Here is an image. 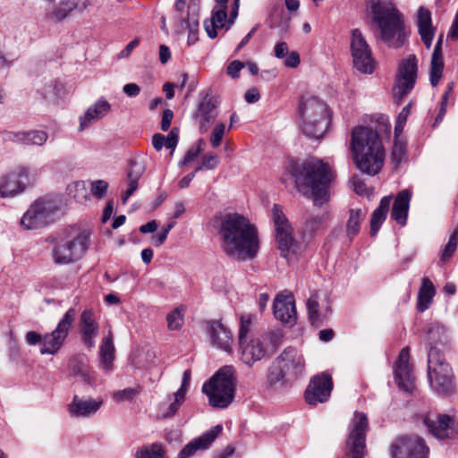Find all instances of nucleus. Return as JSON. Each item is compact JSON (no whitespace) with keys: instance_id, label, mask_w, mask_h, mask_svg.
Masks as SVG:
<instances>
[{"instance_id":"obj_31","label":"nucleus","mask_w":458,"mask_h":458,"mask_svg":"<svg viewBox=\"0 0 458 458\" xmlns=\"http://www.w3.org/2000/svg\"><path fill=\"white\" fill-rule=\"evenodd\" d=\"M411 199V192L409 190H403L396 195L393 204L391 218L402 226L407 222Z\"/></svg>"},{"instance_id":"obj_42","label":"nucleus","mask_w":458,"mask_h":458,"mask_svg":"<svg viewBox=\"0 0 458 458\" xmlns=\"http://www.w3.org/2000/svg\"><path fill=\"white\" fill-rule=\"evenodd\" d=\"M291 17L285 13L282 6L275 7L269 17L270 28H276L282 35L289 30Z\"/></svg>"},{"instance_id":"obj_45","label":"nucleus","mask_w":458,"mask_h":458,"mask_svg":"<svg viewBox=\"0 0 458 458\" xmlns=\"http://www.w3.org/2000/svg\"><path fill=\"white\" fill-rule=\"evenodd\" d=\"M135 458H165V452L160 444L144 445L135 453Z\"/></svg>"},{"instance_id":"obj_56","label":"nucleus","mask_w":458,"mask_h":458,"mask_svg":"<svg viewBox=\"0 0 458 458\" xmlns=\"http://www.w3.org/2000/svg\"><path fill=\"white\" fill-rule=\"evenodd\" d=\"M225 131V126L224 123H218L213 129L210 137V142L213 148H217L222 141Z\"/></svg>"},{"instance_id":"obj_35","label":"nucleus","mask_w":458,"mask_h":458,"mask_svg":"<svg viewBox=\"0 0 458 458\" xmlns=\"http://www.w3.org/2000/svg\"><path fill=\"white\" fill-rule=\"evenodd\" d=\"M443 38L444 36L442 34L438 37L432 54L430 64V83L433 87L438 84L444 69V62L442 57Z\"/></svg>"},{"instance_id":"obj_50","label":"nucleus","mask_w":458,"mask_h":458,"mask_svg":"<svg viewBox=\"0 0 458 458\" xmlns=\"http://www.w3.org/2000/svg\"><path fill=\"white\" fill-rule=\"evenodd\" d=\"M412 106V101H410L400 112V114L397 116L396 123L394 126V134H396V137L400 135L404 128V125L407 122L408 116L411 114V108Z\"/></svg>"},{"instance_id":"obj_9","label":"nucleus","mask_w":458,"mask_h":458,"mask_svg":"<svg viewBox=\"0 0 458 458\" xmlns=\"http://www.w3.org/2000/svg\"><path fill=\"white\" fill-rule=\"evenodd\" d=\"M38 176V171L30 166L19 165L0 176V198H14L22 193Z\"/></svg>"},{"instance_id":"obj_55","label":"nucleus","mask_w":458,"mask_h":458,"mask_svg":"<svg viewBox=\"0 0 458 458\" xmlns=\"http://www.w3.org/2000/svg\"><path fill=\"white\" fill-rule=\"evenodd\" d=\"M139 390L136 388H125L114 393L113 397L117 402H123L126 400L133 399L138 394Z\"/></svg>"},{"instance_id":"obj_10","label":"nucleus","mask_w":458,"mask_h":458,"mask_svg":"<svg viewBox=\"0 0 458 458\" xmlns=\"http://www.w3.org/2000/svg\"><path fill=\"white\" fill-rule=\"evenodd\" d=\"M272 219L281 256L291 260L297 252L298 245L293 236V228L288 219L283 213L281 207L276 204L272 208Z\"/></svg>"},{"instance_id":"obj_12","label":"nucleus","mask_w":458,"mask_h":458,"mask_svg":"<svg viewBox=\"0 0 458 458\" xmlns=\"http://www.w3.org/2000/svg\"><path fill=\"white\" fill-rule=\"evenodd\" d=\"M77 312L75 309L70 308L58 322L56 327L51 332L43 335L41 354H56L65 343L72 329Z\"/></svg>"},{"instance_id":"obj_32","label":"nucleus","mask_w":458,"mask_h":458,"mask_svg":"<svg viewBox=\"0 0 458 458\" xmlns=\"http://www.w3.org/2000/svg\"><path fill=\"white\" fill-rule=\"evenodd\" d=\"M144 172L145 165L141 160L138 158L130 160L129 169L127 172L128 188L122 196L123 204H126L129 198L137 191L138 182L143 175Z\"/></svg>"},{"instance_id":"obj_14","label":"nucleus","mask_w":458,"mask_h":458,"mask_svg":"<svg viewBox=\"0 0 458 458\" xmlns=\"http://www.w3.org/2000/svg\"><path fill=\"white\" fill-rule=\"evenodd\" d=\"M429 449L418 436L396 438L390 446L391 458H428Z\"/></svg>"},{"instance_id":"obj_41","label":"nucleus","mask_w":458,"mask_h":458,"mask_svg":"<svg viewBox=\"0 0 458 458\" xmlns=\"http://www.w3.org/2000/svg\"><path fill=\"white\" fill-rule=\"evenodd\" d=\"M181 21H182V26L185 25V29H187L189 30L188 38H187L188 44L190 46L195 44L199 39V38H198V33H199V14H198V13L194 9H191V7H189L188 13H187V17L186 18L182 17Z\"/></svg>"},{"instance_id":"obj_34","label":"nucleus","mask_w":458,"mask_h":458,"mask_svg":"<svg viewBox=\"0 0 458 458\" xmlns=\"http://www.w3.org/2000/svg\"><path fill=\"white\" fill-rule=\"evenodd\" d=\"M4 139L26 145L42 146L47 142L48 135L43 131H7L4 134Z\"/></svg>"},{"instance_id":"obj_17","label":"nucleus","mask_w":458,"mask_h":458,"mask_svg":"<svg viewBox=\"0 0 458 458\" xmlns=\"http://www.w3.org/2000/svg\"><path fill=\"white\" fill-rule=\"evenodd\" d=\"M333 389L332 377L327 373L313 377L305 391V400L310 405L325 403L328 400Z\"/></svg>"},{"instance_id":"obj_5","label":"nucleus","mask_w":458,"mask_h":458,"mask_svg":"<svg viewBox=\"0 0 458 458\" xmlns=\"http://www.w3.org/2000/svg\"><path fill=\"white\" fill-rule=\"evenodd\" d=\"M89 232L78 226H68L47 237L51 258L58 266L73 264L85 255L90 245Z\"/></svg>"},{"instance_id":"obj_4","label":"nucleus","mask_w":458,"mask_h":458,"mask_svg":"<svg viewBox=\"0 0 458 458\" xmlns=\"http://www.w3.org/2000/svg\"><path fill=\"white\" fill-rule=\"evenodd\" d=\"M369 7L372 21L379 30L381 40L389 47H403L408 32L404 17L393 0H371Z\"/></svg>"},{"instance_id":"obj_24","label":"nucleus","mask_w":458,"mask_h":458,"mask_svg":"<svg viewBox=\"0 0 458 458\" xmlns=\"http://www.w3.org/2000/svg\"><path fill=\"white\" fill-rule=\"evenodd\" d=\"M79 329L84 345L92 350L96 345L95 338L98 335L99 326L92 310H85L80 317Z\"/></svg>"},{"instance_id":"obj_6","label":"nucleus","mask_w":458,"mask_h":458,"mask_svg":"<svg viewBox=\"0 0 458 458\" xmlns=\"http://www.w3.org/2000/svg\"><path fill=\"white\" fill-rule=\"evenodd\" d=\"M301 131L308 138L319 139L327 130L329 115L327 104L315 96H303L299 103Z\"/></svg>"},{"instance_id":"obj_53","label":"nucleus","mask_w":458,"mask_h":458,"mask_svg":"<svg viewBox=\"0 0 458 458\" xmlns=\"http://www.w3.org/2000/svg\"><path fill=\"white\" fill-rule=\"evenodd\" d=\"M219 163L218 156L215 154H207L203 156L202 162L199 166L195 169V172H199L202 169L211 170L217 166Z\"/></svg>"},{"instance_id":"obj_51","label":"nucleus","mask_w":458,"mask_h":458,"mask_svg":"<svg viewBox=\"0 0 458 458\" xmlns=\"http://www.w3.org/2000/svg\"><path fill=\"white\" fill-rule=\"evenodd\" d=\"M405 154V144L404 142L399 139V136L396 137L394 134V143L392 150V159L394 163L399 164Z\"/></svg>"},{"instance_id":"obj_16","label":"nucleus","mask_w":458,"mask_h":458,"mask_svg":"<svg viewBox=\"0 0 458 458\" xmlns=\"http://www.w3.org/2000/svg\"><path fill=\"white\" fill-rule=\"evenodd\" d=\"M368 429V419L363 412H355L353 419V429L347 442L348 453L352 458H364L366 454V433Z\"/></svg>"},{"instance_id":"obj_58","label":"nucleus","mask_w":458,"mask_h":458,"mask_svg":"<svg viewBox=\"0 0 458 458\" xmlns=\"http://www.w3.org/2000/svg\"><path fill=\"white\" fill-rule=\"evenodd\" d=\"M202 143H203V140H199L198 148H191L186 152L183 159L181 162L182 165H185L192 162L199 155L200 146Z\"/></svg>"},{"instance_id":"obj_11","label":"nucleus","mask_w":458,"mask_h":458,"mask_svg":"<svg viewBox=\"0 0 458 458\" xmlns=\"http://www.w3.org/2000/svg\"><path fill=\"white\" fill-rule=\"evenodd\" d=\"M417 71L418 60L415 55H410L400 62L393 88V96L397 104L402 103L414 88Z\"/></svg>"},{"instance_id":"obj_38","label":"nucleus","mask_w":458,"mask_h":458,"mask_svg":"<svg viewBox=\"0 0 458 458\" xmlns=\"http://www.w3.org/2000/svg\"><path fill=\"white\" fill-rule=\"evenodd\" d=\"M392 202L391 196H386L381 199L379 206L373 211L370 219V235L376 236L381 225L386 220L389 208Z\"/></svg>"},{"instance_id":"obj_39","label":"nucleus","mask_w":458,"mask_h":458,"mask_svg":"<svg viewBox=\"0 0 458 458\" xmlns=\"http://www.w3.org/2000/svg\"><path fill=\"white\" fill-rule=\"evenodd\" d=\"M435 294L436 289L431 280L428 277H423L418 293L417 302V308L420 312L429 308Z\"/></svg>"},{"instance_id":"obj_64","label":"nucleus","mask_w":458,"mask_h":458,"mask_svg":"<svg viewBox=\"0 0 458 458\" xmlns=\"http://www.w3.org/2000/svg\"><path fill=\"white\" fill-rule=\"evenodd\" d=\"M140 38H134L133 40H131V42H130V43L125 47V48H124V49H123V50L119 53V55H118L119 58H126V57H128V56L131 55V51H132L135 47H137L140 45Z\"/></svg>"},{"instance_id":"obj_26","label":"nucleus","mask_w":458,"mask_h":458,"mask_svg":"<svg viewBox=\"0 0 458 458\" xmlns=\"http://www.w3.org/2000/svg\"><path fill=\"white\" fill-rule=\"evenodd\" d=\"M207 332L216 347L227 352H232V333L220 321L207 322Z\"/></svg>"},{"instance_id":"obj_21","label":"nucleus","mask_w":458,"mask_h":458,"mask_svg":"<svg viewBox=\"0 0 458 458\" xmlns=\"http://www.w3.org/2000/svg\"><path fill=\"white\" fill-rule=\"evenodd\" d=\"M428 377L430 387L439 394H450L455 390L454 375L450 365L428 371Z\"/></svg>"},{"instance_id":"obj_25","label":"nucleus","mask_w":458,"mask_h":458,"mask_svg":"<svg viewBox=\"0 0 458 458\" xmlns=\"http://www.w3.org/2000/svg\"><path fill=\"white\" fill-rule=\"evenodd\" d=\"M222 426L216 425L189 442L178 454V458H191L199 450H206L216 437L222 432Z\"/></svg>"},{"instance_id":"obj_59","label":"nucleus","mask_w":458,"mask_h":458,"mask_svg":"<svg viewBox=\"0 0 458 458\" xmlns=\"http://www.w3.org/2000/svg\"><path fill=\"white\" fill-rule=\"evenodd\" d=\"M178 143V129L173 128L167 136H165V147L166 148H175Z\"/></svg>"},{"instance_id":"obj_47","label":"nucleus","mask_w":458,"mask_h":458,"mask_svg":"<svg viewBox=\"0 0 458 458\" xmlns=\"http://www.w3.org/2000/svg\"><path fill=\"white\" fill-rule=\"evenodd\" d=\"M307 309L310 323L313 326L320 327L323 324L324 318L318 313V302L316 300V296H312L307 301Z\"/></svg>"},{"instance_id":"obj_60","label":"nucleus","mask_w":458,"mask_h":458,"mask_svg":"<svg viewBox=\"0 0 458 458\" xmlns=\"http://www.w3.org/2000/svg\"><path fill=\"white\" fill-rule=\"evenodd\" d=\"M353 190L354 191L359 195H365L367 194V187L363 180H361L358 176H353L352 178Z\"/></svg>"},{"instance_id":"obj_61","label":"nucleus","mask_w":458,"mask_h":458,"mask_svg":"<svg viewBox=\"0 0 458 458\" xmlns=\"http://www.w3.org/2000/svg\"><path fill=\"white\" fill-rule=\"evenodd\" d=\"M174 117V113L171 109H165L163 112L162 120H161V130L166 131L172 123Z\"/></svg>"},{"instance_id":"obj_2","label":"nucleus","mask_w":458,"mask_h":458,"mask_svg":"<svg viewBox=\"0 0 458 458\" xmlns=\"http://www.w3.org/2000/svg\"><path fill=\"white\" fill-rule=\"evenodd\" d=\"M350 150L352 161L361 173L377 174L384 165L386 151L376 130L356 126L351 133Z\"/></svg>"},{"instance_id":"obj_7","label":"nucleus","mask_w":458,"mask_h":458,"mask_svg":"<svg viewBox=\"0 0 458 458\" xmlns=\"http://www.w3.org/2000/svg\"><path fill=\"white\" fill-rule=\"evenodd\" d=\"M235 380L233 367L225 366L203 385L202 391L212 407L223 409L229 406L234 397Z\"/></svg>"},{"instance_id":"obj_43","label":"nucleus","mask_w":458,"mask_h":458,"mask_svg":"<svg viewBox=\"0 0 458 458\" xmlns=\"http://www.w3.org/2000/svg\"><path fill=\"white\" fill-rule=\"evenodd\" d=\"M184 401L185 397L177 393H174L173 396H167V402L160 404L159 416L162 419L174 416Z\"/></svg>"},{"instance_id":"obj_23","label":"nucleus","mask_w":458,"mask_h":458,"mask_svg":"<svg viewBox=\"0 0 458 458\" xmlns=\"http://www.w3.org/2000/svg\"><path fill=\"white\" fill-rule=\"evenodd\" d=\"M103 403L104 400L102 397H97L96 399L89 397L84 399L75 394L72 402L68 404L67 410L71 417L90 418L99 411Z\"/></svg>"},{"instance_id":"obj_49","label":"nucleus","mask_w":458,"mask_h":458,"mask_svg":"<svg viewBox=\"0 0 458 458\" xmlns=\"http://www.w3.org/2000/svg\"><path fill=\"white\" fill-rule=\"evenodd\" d=\"M183 308H176L166 317L167 327L169 330H178L183 324Z\"/></svg>"},{"instance_id":"obj_57","label":"nucleus","mask_w":458,"mask_h":458,"mask_svg":"<svg viewBox=\"0 0 458 458\" xmlns=\"http://www.w3.org/2000/svg\"><path fill=\"white\" fill-rule=\"evenodd\" d=\"M244 66L245 64L239 60H234L232 63H230L229 65L227 66L226 72L233 79L238 78L240 75V72Z\"/></svg>"},{"instance_id":"obj_13","label":"nucleus","mask_w":458,"mask_h":458,"mask_svg":"<svg viewBox=\"0 0 458 458\" xmlns=\"http://www.w3.org/2000/svg\"><path fill=\"white\" fill-rule=\"evenodd\" d=\"M351 51L354 67L362 73L371 74L376 62L369 44L358 29L352 30Z\"/></svg>"},{"instance_id":"obj_28","label":"nucleus","mask_w":458,"mask_h":458,"mask_svg":"<svg viewBox=\"0 0 458 458\" xmlns=\"http://www.w3.org/2000/svg\"><path fill=\"white\" fill-rule=\"evenodd\" d=\"M110 111L111 105L106 99L103 98L98 99L93 105L87 108L83 115L80 116L79 131H84L90 124L97 123L107 115Z\"/></svg>"},{"instance_id":"obj_15","label":"nucleus","mask_w":458,"mask_h":458,"mask_svg":"<svg viewBox=\"0 0 458 458\" xmlns=\"http://www.w3.org/2000/svg\"><path fill=\"white\" fill-rule=\"evenodd\" d=\"M57 210L56 205L48 199L36 200L23 215L21 225L27 229L46 225Z\"/></svg>"},{"instance_id":"obj_48","label":"nucleus","mask_w":458,"mask_h":458,"mask_svg":"<svg viewBox=\"0 0 458 458\" xmlns=\"http://www.w3.org/2000/svg\"><path fill=\"white\" fill-rule=\"evenodd\" d=\"M457 245H458V227L455 228L454 231L453 232V233L450 235L448 242L444 247V249L441 252L440 260L444 261V262L448 260L455 252V250L457 249Z\"/></svg>"},{"instance_id":"obj_18","label":"nucleus","mask_w":458,"mask_h":458,"mask_svg":"<svg viewBox=\"0 0 458 458\" xmlns=\"http://www.w3.org/2000/svg\"><path fill=\"white\" fill-rule=\"evenodd\" d=\"M409 360V347L403 348L394 368L395 383L404 392H411L414 389L415 377Z\"/></svg>"},{"instance_id":"obj_62","label":"nucleus","mask_w":458,"mask_h":458,"mask_svg":"<svg viewBox=\"0 0 458 458\" xmlns=\"http://www.w3.org/2000/svg\"><path fill=\"white\" fill-rule=\"evenodd\" d=\"M190 381H191V370L186 369L182 375V385H181L180 388L175 393L180 394L185 397L188 386L190 385Z\"/></svg>"},{"instance_id":"obj_27","label":"nucleus","mask_w":458,"mask_h":458,"mask_svg":"<svg viewBox=\"0 0 458 458\" xmlns=\"http://www.w3.org/2000/svg\"><path fill=\"white\" fill-rule=\"evenodd\" d=\"M217 115L216 105L214 98L206 94L199 101L195 118L199 123L200 131L206 132Z\"/></svg>"},{"instance_id":"obj_54","label":"nucleus","mask_w":458,"mask_h":458,"mask_svg":"<svg viewBox=\"0 0 458 458\" xmlns=\"http://www.w3.org/2000/svg\"><path fill=\"white\" fill-rule=\"evenodd\" d=\"M91 193L98 199H102L108 189V183L104 180H96L91 182Z\"/></svg>"},{"instance_id":"obj_29","label":"nucleus","mask_w":458,"mask_h":458,"mask_svg":"<svg viewBox=\"0 0 458 458\" xmlns=\"http://www.w3.org/2000/svg\"><path fill=\"white\" fill-rule=\"evenodd\" d=\"M239 345L242 354L241 359L249 366L262 360L267 353L263 343L259 338L245 340L244 343H239Z\"/></svg>"},{"instance_id":"obj_19","label":"nucleus","mask_w":458,"mask_h":458,"mask_svg":"<svg viewBox=\"0 0 458 458\" xmlns=\"http://www.w3.org/2000/svg\"><path fill=\"white\" fill-rule=\"evenodd\" d=\"M273 311L275 318L284 325L293 327L297 321L295 302L290 293H281L276 296Z\"/></svg>"},{"instance_id":"obj_46","label":"nucleus","mask_w":458,"mask_h":458,"mask_svg":"<svg viewBox=\"0 0 458 458\" xmlns=\"http://www.w3.org/2000/svg\"><path fill=\"white\" fill-rule=\"evenodd\" d=\"M66 191L69 197L80 203H83L88 199L87 188L82 181L70 183L66 188Z\"/></svg>"},{"instance_id":"obj_52","label":"nucleus","mask_w":458,"mask_h":458,"mask_svg":"<svg viewBox=\"0 0 458 458\" xmlns=\"http://www.w3.org/2000/svg\"><path fill=\"white\" fill-rule=\"evenodd\" d=\"M251 325L250 315H243L241 317V324L239 328V343H244L248 340V334Z\"/></svg>"},{"instance_id":"obj_40","label":"nucleus","mask_w":458,"mask_h":458,"mask_svg":"<svg viewBox=\"0 0 458 458\" xmlns=\"http://www.w3.org/2000/svg\"><path fill=\"white\" fill-rule=\"evenodd\" d=\"M446 346L445 343L437 344L431 346L428 353V371L440 369L445 365H450L445 357Z\"/></svg>"},{"instance_id":"obj_3","label":"nucleus","mask_w":458,"mask_h":458,"mask_svg":"<svg viewBox=\"0 0 458 458\" xmlns=\"http://www.w3.org/2000/svg\"><path fill=\"white\" fill-rule=\"evenodd\" d=\"M299 191L310 194L316 206H322L329 200V189L335 178L332 167L321 159L311 158L293 167Z\"/></svg>"},{"instance_id":"obj_8","label":"nucleus","mask_w":458,"mask_h":458,"mask_svg":"<svg viewBox=\"0 0 458 458\" xmlns=\"http://www.w3.org/2000/svg\"><path fill=\"white\" fill-rule=\"evenodd\" d=\"M303 368L302 356L296 349L287 347L270 366L267 382L272 386L284 380L294 379L302 373Z\"/></svg>"},{"instance_id":"obj_22","label":"nucleus","mask_w":458,"mask_h":458,"mask_svg":"<svg viewBox=\"0 0 458 458\" xmlns=\"http://www.w3.org/2000/svg\"><path fill=\"white\" fill-rule=\"evenodd\" d=\"M70 375L79 377L80 381L92 388L97 387L100 382L98 380L96 372L93 371L84 355H76L69 360L68 364Z\"/></svg>"},{"instance_id":"obj_30","label":"nucleus","mask_w":458,"mask_h":458,"mask_svg":"<svg viewBox=\"0 0 458 458\" xmlns=\"http://www.w3.org/2000/svg\"><path fill=\"white\" fill-rule=\"evenodd\" d=\"M90 5V0H83L81 4H80L79 0H64L55 6L52 11L47 13V17L53 21H61L73 10L79 9L84 11Z\"/></svg>"},{"instance_id":"obj_37","label":"nucleus","mask_w":458,"mask_h":458,"mask_svg":"<svg viewBox=\"0 0 458 458\" xmlns=\"http://www.w3.org/2000/svg\"><path fill=\"white\" fill-rule=\"evenodd\" d=\"M226 19L227 13L225 6H216L210 20L204 21L205 30L210 38H215L217 36L216 29L225 27Z\"/></svg>"},{"instance_id":"obj_20","label":"nucleus","mask_w":458,"mask_h":458,"mask_svg":"<svg viewBox=\"0 0 458 458\" xmlns=\"http://www.w3.org/2000/svg\"><path fill=\"white\" fill-rule=\"evenodd\" d=\"M423 423L436 438H454L456 435L453 428L454 421L447 415L428 413L423 417Z\"/></svg>"},{"instance_id":"obj_1","label":"nucleus","mask_w":458,"mask_h":458,"mask_svg":"<svg viewBox=\"0 0 458 458\" xmlns=\"http://www.w3.org/2000/svg\"><path fill=\"white\" fill-rule=\"evenodd\" d=\"M217 231L221 248L229 258L246 261L257 256L259 250L258 230L244 216L238 213L225 215Z\"/></svg>"},{"instance_id":"obj_44","label":"nucleus","mask_w":458,"mask_h":458,"mask_svg":"<svg viewBox=\"0 0 458 458\" xmlns=\"http://www.w3.org/2000/svg\"><path fill=\"white\" fill-rule=\"evenodd\" d=\"M366 213L361 208H352L349 211V218L346 223V233L349 239L355 237L360 229L361 221Z\"/></svg>"},{"instance_id":"obj_33","label":"nucleus","mask_w":458,"mask_h":458,"mask_svg":"<svg viewBox=\"0 0 458 458\" xmlns=\"http://www.w3.org/2000/svg\"><path fill=\"white\" fill-rule=\"evenodd\" d=\"M417 25L419 34L425 47L429 49L435 34L429 10L420 7L417 13Z\"/></svg>"},{"instance_id":"obj_36","label":"nucleus","mask_w":458,"mask_h":458,"mask_svg":"<svg viewBox=\"0 0 458 458\" xmlns=\"http://www.w3.org/2000/svg\"><path fill=\"white\" fill-rule=\"evenodd\" d=\"M100 366L106 372L113 370V362L114 360V346L113 343V335H108L102 339L99 350Z\"/></svg>"},{"instance_id":"obj_63","label":"nucleus","mask_w":458,"mask_h":458,"mask_svg":"<svg viewBox=\"0 0 458 458\" xmlns=\"http://www.w3.org/2000/svg\"><path fill=\"white\" fill-rule=\"evenodd\" d=\"M25 339L28 344L36 345L39 344L42 346L43 335L35 332L30 331L26 334Z\"/></svg>"}]
</instances>
